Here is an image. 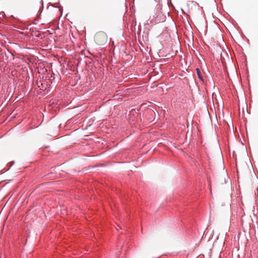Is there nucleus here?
<instances>
[{"label":"nucleus","instance_id":"1","mask_svg":"<svg viewBox=\"0 0 258 258\" xmlns=\"http://www.w3.org/2000/svg\"><path fill=\"white\" fill-rule=\"evenodd\" d=\"M94 40L96 44L99 45H102L107 42L108 37L105 33L100 31L96 33Z\"/></svg>","mask_w":258,"mask_h":258},{"label":"nucleus","instance_id":"2","mask_svg":"<svg viewBox=\"0 0 258 258\" xmlns=\"http://www.w3.org/2000/svg\"><path fill=\"white\" fill-rule=\"evenodd\" d=\"M197 75L198 76L199 78L200 79V80L203 81V78L202 76L201 72H200V70L199 69H196Z\"/></svg>","mask_w":258,"mask_h":258}]
</instances>
